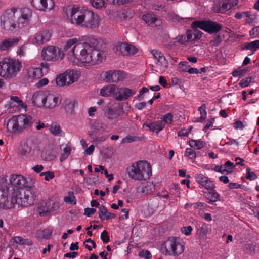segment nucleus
<instances>
[{"label": "nucleus", "instance_id": "6", "mask_svg": "<svg viewBox=\"0 0 259 259\" xmlns=\"http://www.w3.org/2000/svg\"><path fill=\"white\" fill-rule=\"evenodd\" d=\"M92 50L93 47L89 44L79 43L75 45L69 53H71L78 61L89 63L92 60Z\"/></svg>", "mask_w": 259, "mask_h": 259}, {"label": "nucleus", "instance_id": "33", "mask_svg": "<svg viewBox=\"0 0 259 259\" xmlns=\"http://www.w3.org/2000/svg\"><path fill=\"white\" fill-rule=\"evenodd\" d=\"M42 69L39 68H32L29 70L28 76L33 79L40 78L42 76Z\"/></svg>", "mask_w": 259, "mask_h": 259}, {"label": "nucleus", "instance_id": "20", "mask_svg": "<svg viewBox=\"0 0 259 259\" xmlns=\"http://www.w3.org/2000/svg\"><path fill=\"white\" fill-rule=\"evenodd\" d=\"M142 19L149 26L156 27L162 23L161 19H158L153 14L147 13L142 16Z\"/></svg>", "mask_w": 259, "mask_h": 259}, {"label": "nucleus", "instance_id": "34", "mask_svg": "<svg viewBox=\"0 0 259 259\" xmlns=\"http://www.w3.org/2000/svg\"><path fill=\"white\" fill-rule=\"evenodd\" d=\"M52 231L49 229L40 230L37 232V237L39 239H48L52 235Z\"/></svg>", "mask_w": 259, "mask_h": 259}, {"label": "nucleus", "instance_id": "32", "mask_svg": "<svg viewBox=\"0 0 259 259\" xmlns=\"http://www.w3.org/2000/svg\"><path fill=\"white\" fill-rule=\"evenodd\" d=\"M19 154L21 157L28 155L31 151V147L25 143H21L18 148Z\"/></svg>", "mask_w": 259, "mask_h": 259}, {"label": "nucleus", "instance_id": "61", "mask_svg": "<svg viewBox=\"0 0 259 259\" xmlns=\"http://www.w3.org/2000/svg\"><path fill=\"white\" fill-rule=\"evenodd\" d=\"M250 35L252 38L258 37L259 35V27L253 28L250 31Z\"/></svg>", "mask_w": 259, "mask_h": 259}, {"label": "nucleus", "instance_id": "15", "mask_svg": "<svg viewBox=\"0 0 259 259\" xmlns=\"http://www.w3.org/2000/svg\"><path fill=\"white\" fill-rule=\"evenodd\" d=\"M137 51V49L134 46L126 42L118 44L116 47V53L118 55H134Z\"/></svg>", "mask_w": 259, "mask_h": 259}, {"label": "nucleus", "instance_id": "26", "mask_svg": "<svg viewBox=\"0 0 259 259\" xmlns=\"http://www.w3.org/2000/svg\"><path fill=\"white\" fill-rule=\"evenodd\" d=\"M105 130L102 123L98 121L94 122L93 125L91 127V130L89 132L88 135L90 136L96 137L98 132L104 131Z\"/></svg>", "mask_w": 259, "mask_h": 259}, {"label": "nucleus", "instance_id": "38", "mask_svg": "<svg viewBox=\"0 0 259 259\" xmlns=\"http://www.w3.org/2000/svg\"><path fill=\"white\" fill-rule=\"evenodd\" d=\"M50 130L53 135L61 136L62 131L58 123H53L50 126Z\"/></svg>", "mask_w": 259, "mask_h": 259}, {"label": "nucleus", "instance_id": "64", "mask_svg": "<svg viewBox=\"0 0 259 259\" xmlns=\"http://www.w3.org/2000/svg\"><path fill=\"white\" fill-rule=\"evenodd\" d=\"M49 82L47 78H44L40 80L36 84V87L38 88H42L44 85H47Z\"/></svg>", "mask_w": 259, "mask_h": 259}, {"label": "nucleus", "instance_id": "42", "mask_svg": "<svg viewBox=\"0 0 259 259\" xmlns=\"http://www.w3.org/2000/svg\"><path fill=\"white\" fill-rule=\"evenodd\" d=\"M157 63L160 65L161 69L165 70L167 68L168 62L163 55L158 60Z\"/></svg>", "mask_w": 259, "mask_h": 259}, {"label": "nucleus", "instance_id": "47", "mask_svg": "<svg viewBox=\"0 0 259 259\" xmlns=\"http://www.w3.org/2000/svg\"><path fill=\"white\" fill-rule=\"evenodd\" d=\"M141 138L136 136H127L122 140V143H130L133 141L140 140Z\"/></svg>", "mask_w": 259, "mask_h": 259}, {"label": "nucleus", "instance_id": "57", "mask_svg": "<svg viewBox=\"0 0 259 259\" xmlns=\"http://www.w3.org/2000/svg\"><path fill=\"white\" fill-rule=\"evenodd\" d=\"M139 255L141 257L144 258L145 259H149L151 258L152 255L148 250H144L139 252Z\"/></svg>", "mask_w": 259, "mask_h": 259}, {"label": "nucleus", "instance_id": "59", "mask_svg": "<svg viewBox=\"0 0 259 259\" xmlns=\"http://www.w3.org/2000/svg\"><path fill=\"white\" fill-rule=\"evenodd\" d=\"M108 2L111 4L118 5H124L126 3L131 2V0H107Z\"/></svg>", "mask_w": 259, "mask_h": 259}, {"label": "nucleus", "instance_id": "44", "mask_svg": "<svg viewBox=\"0 0 259 259\" xmlns=\"http://www.w3.org/2000/svg\"><path fill=\"white\" fill-rule=\"evenodd\" d=\"M99 217L101 220H105V218L108 213V210L106 207L102 205L99 210Z\"/></svg>", "mask_w": 259, "mask_h": 259}, {"label": "nucleus", "instance_id": "31", "mask_svg": "<svg viewBox=\"0 0 259 259\" xmlns=\"http://www.w3.org/2000/svg\"><path fill=\"white\" fill-rule=\"evenodd\" d=\"M213 11L215 13H224L227 10L226 0H223L222 2H218L214 3Z\"/></svg>", "mask_w": 259, "mask_h": 259}, {"label": "nucleus", "instance_id": "16", "mask_svg": "<svg viewBox=\"0 0 259 259\" xmlns=\"http://www.w3.org/2000/svg\"><path fill=\"white\" fill-rule=\"evenodd\" d=\"M104 80L107 82H117L123 81L126 78L127 74L124 71L109 70L105 73Z\"/></svg>", "mask_w": 259, "mask_h": 259}, {"label": "nucleus", "instance_id": "18", "mask_svg": "<svg viewBox=\"0 0 259 259\" xmlns=\"http://www.w3.org/2000/svg\"><path fill=\"white\" fill-rule=\"evenodd\" d=\"M91 56H92V60L89 63L92 65L100 64L106 58L105 53L103 51L97 49L93 47Z\"/></svg>", "mask_w": 259, "mask_h": 259}, {"label": "nucleus", "instance_id": "45", "mask_svg": "<svg viewBox=\"0 0 259 259\" xmlns=\"http://www.w3.org/2000/svg\"><path fill=\"white\" fill-rule=\"evenodd\" d=\"M247 71V68L245 67H241L235 70L233 73V75L235 77L241 76L244 75L245 72Z\"/></svg>", "mask_w": 259, "mask_h": 259}, {"label": "nucleus", "instance_id": "4", "mask_svg": "<svg viewBox=\"0 0 259 259\" xmlns=\"http://www.w3.org/2000/svg\"><path fill=\"white\" fill-rule=\"evenodd\" d=\"M19 13L17 9L13 8L7 10L1 16V26L6 31H13L17 28H21L18 20Z\"/></svg>", "mask_w": 259, "mask_h": 259}, {"label": "nucleus", "instance_id": "14", "mask_svg": "<svg viewBox=\"0 0 259 259\" xmlns=\"http://www.w3.org/2000/svg\"><path fill=\"white\" fill-rule=\"evenodd\" d=\"M104 115L108 119L113 120L124 113L122 103L108 104L104 108Z\"/></svg>", "mask_w": 259, "mask_h": 259}, {"label": "nucleus", "instance_id": "12", "mask_svg": "<svg viewBox=\"0 0 259 259\" xmlns=\"http://www.w3.org/2000/svg\"><path fill=\"white\" fill-rule=\"evenodd\" d=\"M64 53L58 47L49 46L44 49L41 52V57L47 61L61 60L64 58Z\"/></svg>", "mask_w": 259, "mask_h": 259}, {"label": "nucleus", "instance_id": "37", "mask_svg": "<svg viewBox=\"0 0 259 259\" xmlns=\"http://www.w3.org/2000/svg\"><path fill=\"white\" fill-rule=\"evenodd\" d=\"M56 84L59 86H64V85H68L66 76L65 75L64 73H62L58 76L56 79Z\"/></svg>", "mask_w": 259, "mask_h": 259}, {"label": "nucleus", "instance_id": "55", "mask_svg": "<svg viewBox=\"0 0 259 259\" xmlns=\"http://www.w3.org/2000/svg\"><path fill=\"white\" fill-rule=\"evenodd\" d=\"M185 155L186 156L189 157V158L191 159H194L196 157V153L195 151L191 148L186 149Z\"/></svg>", "mask_w": 259, "mask_h": 259}, {"label": "nucleus", "instance_id": "29", "mask_svg": "<svg viewBox=\"0 0 259 259\" xmlns=\"http://www.w3.org/2000/svg\"><path fill=\"white\" fill-rule=\"evenodd\" d=\"M76 102L70 99H65L62 103V107L68 114H72L74 111V106Z\"/></svg>", "mask_w": 259, "mask_h": 259}, {"label": "nucleus", "instance_id": "43", "mask_svg": "<svg viewBox=\"0 0 259 259\" xmlns=\"http://www.w3.org/2000/svg\"><path fill=\"white\" fill-rule=\"evenodd\" d=\"M69 196L64 197V201L70 204L74 205L76 204L75 197L74 196L73 192H69Z\"/></svg>", "mask_w": 259, "mask_h": 259}, {"label": "nucleus", "instance_id": "25", "mask_svg": "<svg viewBox=\"0 0 259 259\" xmlns=\"http://www.w3.org/2000/svg\"><path fill=\"white\" fill-rule=\"evenodd\" d=\"M64 73L66 76L68 85L77 81L79 77V72L75 70H67Z\"/></svg>", "mask_w": 259, "mask_h": 259}, {"label": "nucleus", "instance_id": "56", "mask_svg": "<svg viewBox=\"0 0 259 259\" xmlns=\"http://www.w3.org/2000/svg\"><path fill=\"white\" fill-rule=\"evenodd\" d=\"M80 12L78 11V8L73 7L71 11V18L70 20L72 23L74 24V18L77 17L78 13Z\"/></svg>", "mask_w": 259, "mask_h": 259}, {"label": "nucleus", "instance_id": "30", "mask_svg": "<svg viewBox=\"0 0 259 259\" xmlns=\"http://www.w3.org/2000/svg\"><path fill=\"white\" fill-rule=\"evenodd\" d=\"M48 1L52 2V0H32L31 4L37 10L44 11L47 8Z\"/></svg>", "mask_w": 259, "mask_h": 259}, {"label": "nucleus", "instance_id": "35", "mask_svg": "<svg viewBox=\"0 0 259 259\" xmlns=\"http://www.w3.org/2000/svg\"><path fill=\"white\" fill-rule=\"evenodd\" d=\"M13 239L14 242L21 245H27L30 246L33 244L31 240L29 239H24L20 236L14 237Z\"/></svg>", "mask_w": 259, "mask_h": 259}, {"label": "nucleus", "instance_id": "54", "mask_svg": "<svg viewBox=\"0 0 259 259\" xmlns=\"http://www.w3.org/2000/svg\"><path fill=\"white\" fill-rule=\"evenodd\" d=\"M246 178L248 180H254L257 178V176L255 172L251 171L250 168L248 167L246 168Z\"/></svg>", "mask_w": 259, "mask_h": 259}, {"label": "nucleus", "instance_id": "24", "mask_svg": "<svg viewBox=\"0 0 259 259\" xmlns=\"http://www.w3.org/2000/svg\"><path fill=\"white\" fill-rule=\"evenodd\" d=\"M19 41V39L18 38H9L4 39L0 43V50H8L11 47L17 45Z\"/></svg>", "mask_w": 259, "mask_h": 259}, {"label": "nucleus", "instance_id": "53", "mask_svg": "<svg viewBox=\"0 0 259 259\" xmlns=\"http://www.w3.org/2000/svg\"><path fill=\"white\" fill-rule=\"evenodd\" d=\"M78 41V39L76 38H74L73 39H69L66 44L65 45L64 47V50L66 51L69 48L71 47V46L76 43Z\"/></svg>", "mask_w": 259, "mask_h": 259}, {"label": "nucleus", "instance_id": "62", "mask_svg": "<svg viewBox=\"0 0 259 259\" xmlns=\"http://www.w3.org/2000/svg\"><path fill=\"white\" fill-rule=\"evenodd\" d=\"M96 210L93 208H87L84 209V214L88 217H91L92 215L95 214Z\"/></svg>", "mask_w": 259, "mask_h": 259}, {"label": "nucleus", "instance_id": "39", "mask_svg": "<svg viewBox=\"0 0 259 259\" xmlns=\"http://www.w3.org/2000/svg\"><path fill=\"white\" fill-rule=\"evenodd\" d=\"M219 197V195L217 192H215L213 190H211L206 195V198L209 200V203L217 201Z\"/></svg>", "mask_w": 259, "mask_h": 259}, {"label": "nucleus", "instance_id": "60", "mask_svg": "<svg viewBox=\"0 0 259 259\" xmlns=\"http://www.w3.org/2000/svg\"><path fill=\"white\" fill-rule=\"evenodd\" d=\"M206 189L208 190H213L214 188V185L212 181H210V180L208 179L206 182H205V184L203 186Z\"/></svg>", "mask_w": 259, "mask_h": 259}, {"label": "nucleus", "instance_id": "5", "mask_svg": "<svg viewBox=\"0 0 259 259\" xmlns=\"http://www.w3.org/2000/svg\"><path fill=\"white\" fill-rule=\"evenodd\" d=\"M20 61L10 58H5L0 62V75L5 78H12L21 68Z\"/></svg>", "mask_w": 259, "mask_h": 259}, {"label": "nucleus", "instance_id": "46", "mask_svg": "<svg viewBox=\"0 0 259 259\" xmlns=\"http://www.w3.org/2000/svg\"><path fill=\"white\" fill-rule=\"evenodd\" d=\"M246 48L249 50H253L254 51H256L259 48V40L248 43Z\"/></svg>", "mask_w": 259, "mask_h": 259}, {"label": "nucleus", "instance_id": "40", "mask_svg": "<svg viewBox=\"0 0 259 259\" xmlns=\"http://www.w3.org/2000/svg\"><path fill=\"white\" fill-rule=\"evenodd\" d=\"M190 146L193 148L200 149L204 147L203 141L199 140H191L189 142Z\"/></svg>", "mask_w": 259, "mask_h": 259}, {"label": "nucleus", "instance_id": "27", "mask_svg": "<svg viewBox=\"0 0 259 259\" xmlns=\"http://www.w3.org/2000/svg\"><path fill=\"white\" fill-rule=\"evenodd\" d=\"M116 85L109 84L104 87L100 90V94L104 97H108L111 95L114 96L116 92Z\"/></svg>", "mask_w": 259, "mask_h": 259}, {"label": "nucleus", "instance_id": "28", "mask_svg": "<svg viewBox=\"0 0 259 259\" xmlns=\"http://www.w3.org/2000/svg\"><path fill=\"white\" fill-rule=\"evenodd\" d=\"M51 36V33L48 30H44L39 33L36 37L38 43L44 44L48 41Z\"/></svg>", "mask_w": 259, "mask_h": 259}, {"label": "nucleus", "instance_id": "3", "mask_svg": "<svg viewBox=\"0 0 259 259\" xmlns=\"http://www.w3.org/2000/svg\"><path fill=\"white\" fill-rule=\"evenodd\" d=\"M74 24L82 27L93 29L99 26V17L92 11L84 10L78 13L74 18Z\"/></svg>", "mask_w": 259, "mask_h": 259}, {"label": "nucleus", "instance_id": "19", "mask_svg": "<svg viewBox=\"0 0 259 259\" xmlns=\"http://www.w3.org/2000/svg\"><path fill=\"white\" fill-rule=\"evenodd\" d=\"M47 96L41 92H35L32 97V102L34 106L45 107L47 102Z\"/></svg>", "mask_w": 259, "mask_h": 259}, {"label": "nucleus", "instance_id": "9", "mask_svg": "<svg viewBox=\"0 0 259 259\" xmlns=\"http://www.w3.org/2000/svg\"><path fill=\"white\" fill-rule=\"evenodd\" d=\"M13 207L15 204L22 207H27L33 203L32 196L30 191L22 190L18 193H12Z\"/></svg>", "mask_w": 259, "mask_h": 259}, {"label": "nucleus", "instance_id": "11", "mask_svg": "<svg viewBox=\"0 0 259 259\" xmlns=\"http://www.w3.org/2000/svg\"><path fill=\"white\" fill-rule=\"evenodd\" d=\"M161 121L156 122H145L143 124V127H148L150 131L158 133L165 126V124H170L173 121V115L171 113H167L164 115Z\"/></svg>", "mask_w": 259, "mask_h": 259}, {"label": "nucleus", "instance_id": "17", "mask_svg": "<svg viewBox=\"0 0 259 259\" xmlns=\"http://www.w3.org/2000/svg\"><path fill=\"white\" fill-rule=\"evenodd\" d=\"M135 94V91L127 88H117L114 97L118 101L125 100L132 95Z\"/></svg>", "mask_w": 259, "mask_h": 259}, {"label": "nucleus", "instance_id": "7", "mask_svg": "<svg viewBox=\"0 0 259 259\" xmlns=\"http://www.w3.org/2000/svg\"><path fill=\"white\" fill-rule=\"evenodd\" d=\"M12 195L8 186L7 180L3 178L0 180V204L8 209L13 207Z\"/></svg>", "mask_w": 259, "mask_h": 259}, {"label": "nucleus", "instance_id": "8", "mask_svg": "<svg viewBox=\"0 0 259 259\" xmlns=\"http://www.w3.org/2000/svg\"><path fill=\"white\" fill-rule=\"evenodd\" d=\"M191 27L199 28L210 34L217 33L222 28L221 24L210 20L195 21L192 22Z\"/></svg>", "mask_w": 259, "mask_h": 259}, {"label": "nucleus", "instance_id": "10", "mask_svg": "<svg viewBox=\"0 0 259 259\" xmlns=\"http://www.w3.org/2000/svg\"><path fill=\"white\" fill-rule=\"evenodd\" d=\"M177 238L175 237H169L161 246V250L165 255H170L168 248L171 249L174 255H178L181 254L184 250V246L181 243L177 242Z\"/></svg>", "mask_w": 259, "mask_h": 259}, {"label": "nucleus", "instance_id": "48", "mask_svg": "<svg viewBox=\"0 0 259 259\" xmlns=\"http://www.w3.org/2000/svg\"><path fill=\"white\" fill-rule=\"evenodd\" d=\"M253 78L251 77H248L242 79L239 83L240 86L242 88H245L250 85L253 82Z\"/></svg>", "mask_w": 259, "mask_h": 259}, {"label": "nucleus", "instance_id": "51", "mask_svg": "<svg viewBox=\"0 0 259 259\" xmlns=\"http://www.w3.org/2000/svg\"><path fill=\"white\" fill-rule=\"evenodd\" d=\"M92 6L96 8H101L104 5V0H90Z\"/></svg>", "mask_w": 259, "mask_h": 259}, {"label": "nucleus", "instance_id": "13", "mask_svg": "<svg viewBox=\"0 0 259 259\" xmlns=\"http://www.w3.org/2000/svg\"><path fill=\"white\" fill-rule=\"evenodd\" d=\"M10 183V184L8 183V186L11 193L14 192H16V194L22 191L23 188L27 186L25 178L21 175H11Z\"/></svg>", "mask_w": 259, "mask_h": 259}, {"label": "nucleus", "instance_id": "41", "mask_svg": "<svg viewBox=\"0 0 259 259\" xmlns=\"http://www.w3.org/2000/svg\"><path fill=\"white\" fill-rule=\"evenodd\" d=\"M206 106L205 104H203L201 106L199 107L198 110L200 111L201 116L200 118H197V122H202V120H204L206 119Z\"/></svg>", "mask_w": 259, "mask_h": 259}, {"label": "nucleus", "instance_id": "23", "mask_svg": "<svg viewBox=\"0 0 259 259\" xmlns=\"http://www.w3.org/2000/svg\"><path fill=\"white\" fill-rule=\"evenodd\" d=\"M47 102L45 107L47 108L52 109L56 106L59 105L61 102V99L59 96L56 97L54 95L50 94L46 97Z\"/></svg>", "mask_w": 259, "mask_h": 259}, {"label": "nucleus", "instance_id": "58", "mask_svg": "<svg viewBox=\"0 0 259 259\" xmlns=\"http://www.w3.org/2000/svg\"><path fill=\"white\" fill-rule=\"evenodd\" d=\"M101 239L104 243H107L109 241L110 238L108 233L106 230H104L101 234Z\"/></svg>", "mask_w": 259, "mask_h": 259}, {"label": "nucleus", "instance_id": "36", "mask_svg": "<svg viewBox=\"0 0 259 259\" xmlns=\"http://www.w3.org/2000/svg\"><path fill=\"white\" fill-rule=\"evenodd\" d=\"M256 19V16L255 14L250 11H246L245 17L244 20L245 23L248 24L253 23Z\"/></svg>", "mask_w": 259, "mask_h": 259}, {"label": "nucleus", "instance_id": "52", "mask_svg": "<svg viewBox=\"0 0 259 259\" xmlns=\"http://www.w3.org/2000/svg\"><path fill=\"white\" fill-rule=\"evenodd\" d=\"M190 67L189 63L187 61H182L179 63V68L181 69L180 71L186 72L188 71V68Z\"/></svg>", "mask_w": 259, "mask_h": 259}, {"label": "nucleus", "instance_id": "22", "mask_svg": "<svg viewBox=\"0 0 259 259\" xmlns=\"http://www.w3.org/2000/svg\"><path fill=\"white\" fill-rule=\"evenodd\" d=\"M32 16V12L28 8H24L21 11V14L19 13V18L18 20L20 23L21 28L25 25L28 24L29 19Z\"/></svg>", "mask_w": 259, "mask_h": 259}, {"label": "nucleus", "instance_id": "63", "mask_svg": "<svg viewBox=\"0 0 259 259\" xmlns=\"http://www.w3.org/2000/svg\"><path fill=\"white\" fill-rule=\"evenodd\" d=\"M182 232L186 235L188 236L191 234L192 231V228L191 226L182 227L181 229Z\"/></svg>", "mask_w": 259, "mask_h": 259}, {"label": "nucleus", "instance_id": "1", "mask_svg": "<svg viewBox=\"0 0 259 259\" xmlns=\"http://www.w3.org/2000/svg\"><path fill=\"white\" fill-rule=\"evenodd\" d=\"M33 118L29 115L23 114L13 116L8 121L7 129L14 133H20L29 129L34 122Z\"/></svg>", "mask_w": 259, "mask_h": 259}, {"label": "nucleus", "instance_id": "2", "mask_svg": "<svg viewBox=\"0 0 259 259\" xmlns=\"http://www.w3.org/2000/svg\"><path fill=\"white\" fill-rule=\"evenodd\" d=\"M126 171L133 179L142 180L148 179L152 175L150 164L146 161H139L127 168Z\"/></svg>", "mask_w": 259, "mask_h": 259}, {"label": "nucleus", "instance_id": "50", "mask_svg": "<svg viewBox=\"0 0 259 259\" xmlns=\"http://www.w3.org/2000/svg\"><path fill=\"white\" fill-rule=\"evenodd\" d=\"M208 179L207 177H205V176H204L203 175H202V174L198 175L196 177V182H197L199 184L201 185L202 186H204L205 182H206V181H207Z\"/></svg>", "mask_w": 259, "mask_h": 259}, {"label": "nucleus", "instance_id": "21", "mask_svg": "<svg viewBox=\"0 0 259 259\" xmlns=\"http://www.w3.org/2000/svg\"><path fill=\"white\" fill-rule=\"evenodd\" d=\"M148 207L153 211L163 210L165 207V202L161 197L154 198L148 204Z\"/></svg>", "mask_w": 259, "mask_h": 259}, {"label": "nucleus", "instance_id": "49", "mask_svg": "<svg viewBox=\"0 0 259 259\" xmlns=\"http://www.w3.org/2000/svg\"><path fill=\"white\" fill-rule=\"evenodd\" d=\"M71 147L67 145L63 150L64 153L61 155L60 157V161H62L68 157L69 155L71 153Z\"/></svg>", "mask_w": 259, "mask_h": 259}]
</instances>
